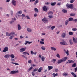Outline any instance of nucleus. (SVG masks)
Wrapping results in <instances>:
<instances>
[{"label":"nucleus","mask_w":77,"mask_h":77,"mask_svg":"<svg viewBox=\"0 0 77 77\" xmlns=\"http://www.w3.org/2000/svg\"><path fill=\"white\" fill-rule=\"evenodd\" d=\"M37 70H38V68H35L34 69V71L35 72H36V71H37Z\"/></svg>","instance_id":"3c124183"},{"label":"nucleus","mask_w":77,"mask_h":77,"mask_svg":"<svg viewBox=\"0 0 77 77\" xmlns=\"http://www.w3.org/2000/svg\"><path fill=\"white\" fill-rule=\"evenodd\" d=\"M23 38H24V36H20V39H23Z\"/></svg>","instance_id":"0e129e2a"},{"label":"nucleus","mask_w":77,"mask_h":77,"mask_svg":"<svg viewBox=\"0 0 77 77\" xmlns=\"http://www.w3.org/2000/svg\"><path fill=\"white\" fill-rule=\"evenodd\" d=\"M32 74L33 76H34L35 75V73L34 72H32Z\"/></svg>","instance_id":"69168bd1"},{"label":"nucleus","mask_w":77,"mask_h":77,"mask_svg":"<svg viewBox=\"0 0 77 77\" xmlns=\"http://www.w3.org/2000/svg\"><path fill=\"white\" fill-rule=\"evenodd\" d=\"M14 35H12V36H11L10 37L9 39H12V38H14Z\"/></svg>","instance_id":"58836bf2"},{"label":"nucleus","mask_w":77,"mask_h":77,"mask_svg":"<svg viewBox=\"0 0 77 77\" xmlns=\"http://www.w3.org/2000/svg\"><path fill=\"white\" fill-rule=\"evenodd\" d=\"M40 44H41L42 45L44 44V42L40 41Z\"/></svg>","instance_id":"a18cd8bd"},{"label":"nucleus","mask_w":77,"mask_h":77,"mask_svg":"<svg viewBox=\"0 0 77 77\" xmlns=\"http://www.w3.org/2000/svg\"><path fill=\"white\" fill-rule=\"evenodd\" d=\"M63 60L62 59L59 60L57 61V63L58 64H59V63H62V62H63Z\"/></svg>","instance_id":"6e6552de"},{"label":"nucleus","mask_w":77,"mask_h":77,"mask_svg":"<svg viewBox=\"0 0 77 77\" xmlns=\"http://www.w3.org/2000/svg\"><path fill=\"white\" fill-rule=\"evenodd\" d=\"M69 35H74V34L72 32H69Z\"/></svg>","instance_id":"4c0bfd02"},{"label":"nucleus","mask_w":77,"mask_h":77,"mask_svg":"<svg viewBox=\"0 0 77 77\" xmlns=\"http://www.w3.org/2000/svg\"><path fill=\"white\" fill-rule=\"evenodd\" d=\"M34 53V52H33L32 51H31V54H33Z\"/></svg>","instance_id":"bf43d9fd"},{"label":"nucleus","mask_w":77,"mask_h":77,"mask_svg":"<svg viewBox=\"0 0 77 77\" xmlns=\"http://www.w3.org/2000/svg\"><path fill=\"white\" fill-rule=\"evenodd\" d=\"M74 1H75V0H71L70 1V3H72Z\"/></svg>","instance_id":"09e8293b"},{"label":"nucleus","mask_w":77,"mask_h":77,"mask_svg":"<svg viewBox=\"0 0 77 77\" xmlns=\"http://www.w3.org/2000/svg\"><path fill=\"white\" fill-rule=\"evenodd\" d=\"M69 42L70 43V45H72L73 43H72V40L71 39L69 40Z\"/></svg>","instance_id":"7c9ffc66"},{"label":"nucleus","mask_w":77,"mask_h":77,"mask_svg":"<svg viewBox=\"0 0 77 77\" xmlns=\"http://www.w3.org/2000/svg\"><path fill=\"white\" fill-rule=\"evenodd\" d=\"M56 59H53L51 60V62H53V63H55V62H56Z\"/></svg>","instance_id":"c9c22d12"},{"label":"nucleus","mask_w":77,"mask_h":77,"mask_svg":"<svg viewBox=\"0 0 77 77\" xmlns=\"http://www.w3.org/2000/svg\"><path fill=\"white\" fill-rule=\"evenodd\" d=\"M23 54L24 55L26 56V54H27V52H24L23 53Z\"/></svg>","instance_id":"864d4df0"},{"label":"nucleus","mask_w":77,"mask_h":77,"mask_svg":"<svg viewBox=\"0 0 77 77\" xmlns=\"http://www.w3.org/2000/svg\"><path fill=\"white\" fill-rule=\"evenodd\" d=\"M27 30L28 32H32V29L29 28H27Z\"/></svg>","instance_id":"5701e85b"},{"label":"nucleus","mask_w":77,"mask_h":77,"mask_svg":"<svg viewBox=\"0 0 77 77\" xmlns=\"http://www.w3.org/2000/svg\"><path fill=\"white\" fill-rule=\"evenodd\" d=\"M26 43H25V45H27V43H28V44H30L31 43H32V42H29L28 41H26Z\"/></svg>","instance_id":"ddd939ff"},{"label":"nucleus","mask_w":77,"mask_h":77,"mask_svg":"<svg viewBox=\"0 0 77 77\" xmlns=\"http://www.w3.org/2000/svg\"><path fill=\"white\" fill-rule=\"evenodd\" d=\"M26 18L27 19H28V20H29L30 19V17H29L28 16H26Z\"/></svg>","instance_id":"8fccbe9b"},{"label":"nucleus","mask_w":77,"mask_h":77,"mask_svg":"<svg viewBox=\"0 0 77 77\" xmlns=\"http://www.w3.org/2000/svg\"><path fill=\"white\" fill-rule=\"evenodd\" d=\"M77 70V67H76L75 68V72H76Z\"/></svg>","instance_id":"5fc2aeb1"},{"label":"nucleus","mask_w":77,"mask_h":77,"mask_svg":"<svg viewBox=\"0 0 77 77\" xmlns=\"http://www.w3.org/2000/svg\"><path fill=\"white\" fill-rule=\"evenodd\" d=\"M12 5H13L14 6H16L17 3V2L13 0L12 1Z\"/></svg>","instance_id":"423d86ee"},{"label":"nucleus","mask_w":77,"mask_h":77,"mask_svg":"<svg viewBox=\"0 0 77 77\" xmlns=\"http://www.w3.org/2000/svg\"><path fill=\"white\" fill-rule=\"evenodd\" d=\"M57 57L58 58H60V55H59V54H57Z\"/></svg>","instance_id":"49530a36"},{"label":"nucleus","mask_w":77,"mask_h":77,"mask_svg":"<svg viewBox=\"0 0 77 77\" xmlns=\"http://www.w3.org/2000/svg\"><path fill=\"white\" fill-rule=\"evenodd\" d=\"M73 21H74L75 23H76V22H77V19H76L74 20L73 19Z\"/></svg>","instance_id":"603ef678"},{"label":"nucleus","mask_w":77,"mask_h":77,"mask_svg":"<svg viewBox=\"0 0 77 77\" xmlns=\"http://www.w3.org/2000/svg\"><path fill=\"white\" fill-rule=\"evenodd\" d=\"M15 33L14 32H11L10 33H9L8 32H7L6 33V35L9 36H11V35H15Z\"/></svg>","instance_id":"7ed1b4c3"},{"label":"nucleus","mask_w":77,"mask_h":77,"mask_svg":"<svg viewBox=\"0 0 77 77\" xmlns=\"http://www.w3.org/2000/svg\"><path fill=\"white\" fill-rule=\"evenodd\" d=\"M53 12L52 11H49L48 13V15H53Z\"/></svg>","instance_id":"2eb2a0df"},{"label":"nucleus","mask_w":77,"mask_h":77,"mask_svg":"<svg viewBox=\"0 0 77 77\" xmlns=\"http://www.w3.org/2000/svg\"><path fill=\"white\" fill-rule=\"evenodd\" d=\"M42 58V60L43 62H44V60H45V57H44V56H42L41 57Z\"/></svg>","instance_id":"c756f323"},{"label":"nucleus","mask_w":77,"mask_h":77,"mask_svg":"<svg viewBox=\"0 0 77 77\" xmlns=\"http://www.w3.org/2000/svg\"><path fill=\"white\" fill-rule=\"evenodd\" d=\"M25 50L26 49L22 48L20 50V52H23V51H25Z\"/></svg>","instance_id":"f8f14e48"},{"label":"nucleus","mask_w":77,"mask_h":77,"mask_svg":"<svg viewBox=\"0 0 77 77\" xmlns=\"http://www.w3.org/2000/svg\"><path fill=\"white\" fill-rule=\"evenodd\" d=\"M38 2H39V0H36L35 2L34 3V5H36V4L38 3Z\"/></svg>","instance_id":"2f4dec72"},{"label":"nucleus","mask_w":77,"mask_h":77,"mask_svg":"<svg viewBox=\"0 0 77 77\" xmlns=\"http://www.w3.org/2000/svg\"><path fill=\"white\" fill-rule=\"evenodd\" d=\"M68 75V73H65L64 74H63V75Z\"/></svg>","instance_id":"6e6d98bb"},{"label":"nucleus","mask_w":77,"mask_h":77,"mask_svg":"<svg viewBox=\"0 0 77 77\" xmlns=\"http://www.w3.org/2000/svg\"><path fill=\"white\" fill-rule=\"evenodd\" d=\"M32 69H33V67H30V68H29L28 70V72H29V71H31V70H32Z\"/></svg>","instance_id":"473e14b6"},{"label":"nucleus","mask_w":77,"mask_h":77,"mask_svg":"<svg viewBox=\"0 0 77 77\" xmlns=\"http://www.w3.org/2000/svg\"><path fill=\"white\" fill-rule=\"evenodd\" d=\"M18 14H22V11H19L18 12Z\"/></svg>","instance_id":"de8ad7c7"},{"label":"nucleus","mask_w":77,"mask_h":77,"mask_svg":"<svg viewBox=\"0 0 77 77\" xmlns=\"http://www.w3.org/2000/svg\"><path fill=\"white\" fill-rule=\"evenodd\" d=\"M10 56V55L9 54H6L5 56H4V57L6 58V59H8Z\"/></svg>","instance_id":"9d476101"},{"label":"nucleus","mask_w":77,"mask_h":77,"mask_svg":"<svg viewBox=\"0 0 77 77\" xmlns=\"http://www.w3.org/2000/svg\"><path fill=\"white\" fill-rule=\"evenodd\" d=\"M66 54L67 56H69V51L68 50H67L66 51Z\"/></svg>","instance_id":"a19ab883"},{"label":"nucleus","mask_w":77,"mask_h":77,"mask_svg":"<svg viewBox=\"0 0 77 77\" xmlns=\"http://www.w3.org/2000/svg\"><path fill=\"white\" fill-rule=\"evenodd\" d=\"M68 61L69 63H74V61L72 60H68Z\"/></svg>","instance_id":"aec40b11"},{"label":"nucleus","mask_w":77,"mask_h":77,"mask_svg":"<svg viewBox=\"0 0 77 77\" xmlns=\"http://www.w3.org/2000/svg\"><path fill=\"white\" fill-rule=\"evenodd\" d=\"M43 10L44 11H47V6H45L43 7Z\"/></svg>","instance_id":"0eeeda50"},{"label":"nucleus","mask_w":77,"mask_h":77,"mask_svg":"<svg viewBox=\"0 0 77 77\" xmlns=\"http://www.w3.org/2000/svg\"><path fill=\"white\" fill-rule=\"evenodd\" d=\"M51 49L52 50H54V51H56V48H55L51 47Z\"/></svg>","instance_id":"bb28decb"},{"label":"nucleus","mask_w":77,"mask_h":77,"mask_svg":"<svg viewBox=\"0 0 77 77\" xmlns=\"http://www.w3.org/2000/svg\"><path fill=\"white\" fill-rule=\"evenodd\" d=\"M34 11L35 12H39V11L38 10V9H37L36 8H34Z\"/></svg>","instance_id":"b1692460"},{"label":"nucleus","mask_w":77,"mask_h":77,"mask_svg":"<svg viewBox=\"0 0 77 77\" xmlns=\"http://www.w3.org/2000/svg\"><path fill=\"white\" fill-rule=\"evenodd\" d=\"M18 27V30H21V26L20 24H19L17 25Z\"/></svg>","instance_id":"412c9836"},{"label":"nucleus","mask_w":77,"mask_h":77,"mask_svg":"<svg viewBox=\"0 0 77 77\" xmlns=\"http://www.w3.org/2000/svg\"><path fill=\"white\" fill-rule=\"evenodd\" d=\"M61 36L63 38H65V36H66V34L65 33H63L61 35Z\"/></svg>","instance_id":"dca6fc26"},{"label":"nucleus","mask_w":77,"mask_h":77,"mask_svg":"<svg viewBox=\"0 0 77 77\" xmlns=\"http://www.w3.org/2000/svg\"><path fill=\"white\" fill-rule=\"evenodd\" d=\"M34 17H36L37 16V14H35L34 15Z\"/></svg>","instance_id":"e2e57ef3"},{"label":"nucleus","mask_w":77,"mask_h":77,"mask_svg":"<svg viewBox=\"0 0 77 77\" xmlns=\"http://www.w3.org/2000/svg\"><path fill=\"white\" fill-rule=\"evenodd\" d=\"M66 6L67 7V8L72 9L73 8V6H74V5L73 4L69 5V4L67 3L66 5Z\"/></svg>","instance_id":"f257e3e1"},{"label":"nucleus","mask_w":77,"mask_h":77,"mask_svg":"<svg viewBox=\"0 0 77 77\" xmlns=\"http://www.w3.org/2000/svg\"><path fill=\"white\" fill-rule=\"evenodd\" d=\"M48 68L49 70H51V69L53 68V67L52 66H48Z\"/></svg>","instance_id":"cd10ccee"},{"label":"nucleus","mask_w":77,"mask_h":77,"mask_svg":"<svg viewBox=\"0 0 77 77\" xmlns=\"http://www.w3.org/2000/svg\"><path fill=\"white\" fill-rule=\"evenodd\" d=\"M42 69V67H40L38 70V72H41Z\"/></svg>","instance_id":"6ab92c4d"},{"label":"nucleus","mask_w":77,"mask_h":77,"mask_svg":"<svg viewBox=\"0 0 77 77\" xmlns=\"http://www.w3.org/2000/svg\"><path fill=\"white\" fill-rule=\"evenodd\" d=\"M56 2L51 3V5L52 6H55V5H56Z\"/></svg>","instance_id":"9b49d317"},{"label":"nucleus","mask_w":77,"mask_h":77,"mask_svg":"<svg viewBox=\"0 0 77 77\" xmlns=\"http://www.w3.org/2000/svg\"><path fill=\"white\" fill-rule=\"evenodd\" d=\"M68 22H69V20H66L65 22V24L66 25H67L68 23Z\"/></svg>","instance_id":"72a5a7b5"},{"label":"nucleus","mask_w":77,"mask_h":77,"mask_svg":"<svg viewBox=\"0 0 77 77\" xmlns=\"http://www.w3.org/2000/svg\"><path fill=\"white\" fill-rule=\"evenodd\" d=\"M35 0H30L29 1L30 2H35Z\"/></svg>","instance_id":"052dcab7"},{"label":"nucleus","mask_w":77,"mask_h":77,"mask_svg":"<svg viewBox=\"0 0 77 77\" xmlns=\"http://www.w3.org/2000/svg\"><path fill=\"white\" fill-rule=\"evenodd\" d=\"M8 51V47H5L4 48V49L3 51V52H6Z\"/></svg>","instance_id":"39448f33"},{"label":"nucleus","mask_w":77,"mask_h":77,"mask_svg":"<svg viewBox=\"0 0 77 77\" xmlns=\"http://www.w3.org/2000/svg\"><path fill=\"white\" fill-rule=\"evenodd\" d=\"M77 66V64H76V63H73L72 65V68H75V66Z\"/></svg>","instance_id":"a211bd4d"},{"label":"nucleus","mask_w":77,"mask_h":77,"mask_svg":"<svg viewBox=\"0 0 77 77\" xmlns=\"http://www.w3.org/2000/svg\"><path fill=\"white\" fill-rule=\"evenodd\" d=\"M41 48L42 50H45V47H44V46L42 47Z\"/></svg>","instance_id":"e433bc0d"},{"label":"nucleus","mask_w":77,"mask_h":77,"mask_svg":"<svg viewBox=\"0 0 77 77\" xmlns=\"http://www.w3.org/2000/svg\"><path fill=\"white\" fill-rule=\"evenodd\" d=\"M55 72H57L58 71H59V70L58 69H55Z\"/></svg>","instance_id":"338daca9"},{"label":"nucleus","mask_w":77,"mask_h":77,"mask_svg":"<svg viewBox=\"0 0 77 77\" xmlns=\"http://www.w3.org/2000/svg\"><path fill=\"white\" fill-rule=\"evenodd\" d=\"M18 70L17 71L13 70L10 72V74L11 75H12V74H16V73H18Z\"/></svg>","instance_id":"20e7f679"},{"label":"nucleus","mask_w":77,"mask_h":77,"mask_svg":"<svg viewBox=\"0 0 77 77\" xmlns=\"http://www.w3.org/2000/svg\"><path fill=\"white\" fill-rule=\"evenodd\" d=\"M72 30H73V31H76V30H77V28H72Z\"/></svg>","instance_id":"ea45409f"},{"label":"nucleus","mask_w":77,"mask_h":77,"mask_svg":"<svg viewBox=\"0 0 77 77\" xmlns=\"http://www.w3.org/2000/svg\"><path fill=\"white\" fill-rule=\"evenodd\" d=\"M73 41L74 43H75V44H77V41H76V39H75L74 37H73Z\"/></svg>","instance_id":"f3484780"},{"label":"nucleus","mask_w":77,"mask_h":77,"mask_svg":"<svg viewBox=\"0 0 77 77\" xmlns=\"http://www.w3.org/2000/svg\"><path fill=\"white\" fill-rule=\"evenodd\" d=\"M42 21H45V22H47V23H48V20H47V19L46 18H45L44 19H43L42 20Z\"/></svg>","instance_id":"4468645a"},{"label":"nucleus","mask_w":77,"mask_h":77,"mask_svg":"<svg viewBox=\"0 0 77 77\" xmlns=\"http://www.w3.org/2000/svg\"><path fill=\"white\" fill-rule=\"evenodd\" d=\"M14 21L13 20H12L11 21H10V24H12V23H14Z\"/></svg>","instance_id":"4d7b16f0"},{"label":"nucleus","mask_w":77,"mask_h":77,"mask_svg":"<svg viewBox=\"0 0 77 77\" xmlns=\"http://www.w3.org/2000/svg\"><path fill=\"white\" fill-rule=\"evenodd\" d=\"M63 13H67V11L65 9H63L62 10Z\"/></svg>","instance_id":"c85d7f7f"},{"label":"nucleus","mask_w":77,"mask_h":77,"mask_svg":"<svg viewBox=\"0 0 77 77\" xmlns=\"http://www.w3.org/2000/svg\"><path fill=\"white\" fill-rule=\"evenodd\" d=\"M60 44L61 45H68L66 42L64 40H62V42H60Z\"/></svg>","instance_id":"f03ea898"},{"label":"nucleus","mask_w":77,"mask_h":77,"mask_svg":"<svg viewBox=\"0 0 77 77\" xmlns=\"http://www.w3.org/2000/svg\"><path fill=\"white\" fill-rule=\"evenodd\" d=\"M70 15L71 16H75V14H74V13L71 14H70Z\"/></svg>","instance_id":"37998d69"},{"label":"nucleus","mask_w":77,"mask_h":77,"mask_svg":"<svg viewBox=\"0 0 77 77\" xmlns=\"http://www.w3.org/2000/svg\"><path fill=\"white\" fill-rule=\"evenodd\" d=\"M60 2H59L57 4V5L58 6H60Z\"/></svg>","instance_id":"680f3d73"},{"label":"nucleus","mask_w":77,"mask_h":77,"mask_svg":"<svg viewBox=\"0 0 77 77\" xmlns=\"http://www.w3.org/2000/svg\"><path fill=\"white\" fill-rule=\"evenodd\" d=\"M50 4V2H47L46 3V5H48L49 4Z\"/></svg>","instance_id":"774afa93"},{"label":"nucleus","mask_w":77,"mask_h":77,"mask_svg":"<svg viewBox=\"0 0 77 77\" xmlns=\"http://www.w3.org/2000/svg\"><path fill=\"white\" fill-rule=\"evenodd\" d=\"M48 17L50 18H53V16L52 15H48Z\"/></svg>","instance_id":"c03bdc74"},{"label":"nucleus","mask_w":77,"mask_h":77,"mask_svg":"<svg viewBox=\"0 0 77 77\" xmlns=\"http://www.w3.org/2000/svg\"><path fill=\"white\" fill-rule=\"evenodd\" d=\"M11 63H13V64H15L16 65H19V64L17 63H13L11 62Z\"/></svg>","instance_id":"f704fd0d"},{"label":"nucleus","mask_w":77,"mask_h":77,"mask_svg":"<svg viewBox=\"0 0 77 77\" xmlns=\"http://www.w3.org/2000/svg\"><path fill=\"white\" fill-rule=\"evenodd\" d=\"M74 19L72 17H70L69 19V21H73Z\"/></svg>","instance_id":"393cba45"},{"label":"nucleus","mask_w":77,"mask_h":77,"mask_svg":"<svg viewBox=\"0 0 77 77\" xmlns=\"http://www.w3.org/2000/svg\"><path fill=\"white\" fill-rule=\"evenodd\" d=\"M10 56L12 59H14V58L15 57V56L14 55V54H11V55H10Z\"/></svg>","instance_id":"4be33fe9"},{"label":"nucleus","mask_w":77,"mask_h":77,"mask_svg":"<svg viewBox=\"0 0 77 77\" xmlns=\"http://www.w3.org/2000/svg\"><path fill=\"white\" fill-rule=\"evenodd\" d=\"M68 59V57H66L62 58L63 62H65L66 61V59Z\"/></svg>","instance_id":"1a4fd4ad"},{"label":"nucleus","mask_w":77,"mask_h":77,"mask_svg":"<svg viewBox=\"0 0 77 77\" xmlns=\"http://www.w3.org/2000/svg\"><path fill=\"white\" fill-rule=\"evenodd\" d=\"M55 26H52L51 27V30H53L54 29V28H55Z\"/></svg>","instance_id":"79ce46f5"},{"label":"nucleus","mask_w":77,"mask_h":77,"mask_svg":"<svg viewBox=\"0 0 77 77\" xmlns=\"http://www.w3.org/2000/svg\"><path fill=\"white\" fill-rule=\"evenodd\" d=\"M71 74L72 75H73V76H74V77H77V75H76L74 72H72L71 73Z\"/></svg>","instance_id":"a878e982"},{"label":"nucleus","mask_w":77,"mask_h":77,"mask_svg":"<svg viewBox=\"0 0 77 77\" xmlns=\"http://www.w3.org/2000/svg\"><path fill=\"white\" fill-rule=\"evenodd\" d=\"M32 62V60H29L28 61V63H31Z\"/></svg>","instance_id":"13d9d810"}]
</instances>
